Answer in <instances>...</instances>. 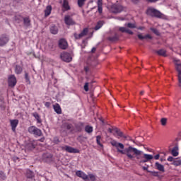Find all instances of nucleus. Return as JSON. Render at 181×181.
Listing matches in <instances>:
<instances>
[{
	"mask_svg": "<svg viewBox=\"0 0 181 181\" xmlns=\"http://www.w3.org/2000/svg\"><path fill=\"white\" fill-rule=\"evenodd\" d=\"M110 144L112 146H115V148H116L119 153H121L122 155H126L129 159H131V160L135 158L134 155H136V156H139V155L142 153L141 151H139L136 148H134L131 146L124 148V150L125 146L122 143H118L115 140H112Z\"/></svg>",
	"mask_w": 181,
	"mask_h": 181,
	"instance_id": "1",
	"label": "nucleus"
},
{
	"mask_svg": "<svg viewBox=\"0 0 181 181\" xmlns=\"http://www.w3.org/2000/svg\"><path fill=\"white\" fill-rule=\"evenodd\" d=\"M76 176L78 177H81V179H83L84 181H95L97 180V177L94 174H86V173L81 171V170H78L76 172Z\"/></svg>",
	"mask_w": 181,
	"mask_h": 181,
	"instance_id": "2",
	"label": "nucleus"
},
{
	"mask_svg": "<svg viewBox=\"0 0 181 181\" xmlns=\"http://www.w3.org/2000/svg\"><path fill=\"white\" fill-rule=\"evenodd\" d=\"M146 15H148L149 16H152L153 18H160L162 16H163V14L160 13L158 10H156L153 7H149L147 8L146 11Z\"/></svg>",
	"mask_w": 181,
	"mask_h": 181,
	"instance_id": "3",
	"label": "nucleus"
},
{
	"mask_svg": "<svg viewBox=\"0 0 181 181\" xmlns=\"http://www.w3.org/2000/svg\"><path fill=\"white\" fill-rule=\"evenodd\" d=\"M28 132L35 136H42V133L40 129L36 127L35 126H31L28 127Z\"/></svg>",
	"mask_w": 181,
	"mask_h": 181,
	"instance_id": "4",
	"label": "nucleus"
},
{
	"mask_svg": "<svg viewBox=\"0 0 181 181\" xmlns=\"http://www.w3.org/2000/svg\"><path fill=\"white\" fill-rule=\"evenodd\" d=\"M60 59L62 62H65V63H70L73 60V57L71 56V54L67 52H63L60 54Z\"/></svg>",
	"mask_w": 181,
	"mask_h": 181,
	"instance_id": "5",
	"label": "nucleus"
},
{
	"mask_svg": "<svg viewBox=\"0 0 181 181\" xmlns=\"http://www.w3.org/2000/svg\"><path fill=\"white\" fill-rule=\"evenodd\" d=\"M123 11H125V7H123L121 4H113L110 7V11L112 13H120Z\"/></svg>",
	"mask_w": 181,
	"mask_h": 181,
	"instance_id": "6",
	"label": "nucleus"
},
{
	"mask_svg": "<svg viewBox=\"0 0 181 181\" xmlns=\"http://www.w3.org/2000/svg\"><path fill=\"white\" fill-rule=\"evenodd\" d=\"M64 23L67 26H73L76 25V21L73 18V16L66 15L64 18Z\"/></svg>",
	"mask_w": 181,
	"mask_h": 181,
	"instance_id": "7",
	"label": "nucleus"
},
{
	"mask_svg": "<svg viewBox=\"0 0 181 181\" xmlns=\"http://www.w3.org/2000/svg\"><path fill=\"white\" fill-rule=\"evenodd\" d=\"M61 149H62V151H66L68 153H80V150L69 146H62Z\"/></svg>",
	"mask_w": 181,
	"mask_h": 181,
	"instance_id": "8",
	"label": "nucleus"
},
{
	"mask_svg": "<svg viewBox=\"0 0 181 181\" xmlns=\"http://www.w3.org/2000/svg\"><path fill=\"white\" fill-rule=\"evenodd\" d=\"M9 42V37L6 35L3 34L0 36V47H4L6 45H8Z\"/></svg>",
	"mask_w": 181,
	"mask_h": 181,
	"instance_id": "9",
	"label": "nucleus"
},
{
	"mask_svg": "<svg viewBox=\"0 0 181 181\" xmlns=\"http://www.w3.org/2000/svg\"><path fill=\"white\" fill-rule=\"evenodd\" d=\"M88 33V28H86L82 30V32L80 34H77V33H75L74 34V36L76 40H78L79 39H81V37H84V36H87Z\"/></svg>",
	"mask_w": 181,
	"mask_h": 181,
	"instance_id": "10",
	"label": "nucleus"
},
{
	"mask_svg": "<svg viewBox=\"0 0 181 181\" xmlns=\"http://www.w3.org/2000/svg\"><path fill=\"white\" fill-rule=\"evenodd\" d=\"M88 33V28H86L82 30V32L80 34H77V33H75L74 34V36L76 40H78L79 39H81V37H84V36H87Z\"/></svg>",
	"mask_w": 181,
	"mask_h": 181,
	"instance_id": "11",
	"label": "nucleus"
},
{
	"mask_svg": "<svg viewBox=\"0 0 181 181\" xmlns=\"http://www.w3.org/2000/svg\"><path fill=\"white\" fill-rule=\"evenodd\" d=\"M16 77L15 76V75H10L8 78V84L9 87H14L15 86H16Z\"/></svg>",
	"mask_w": 181,
	"mask_h": 181,
	"instance_id": "12",
	"label": "nucleus"
},
{
	"mask_svg": "<svg viewBox=\"0 0 181 181\" xmlns=\"http://www.w3.org/2000/svg\"><path fill=\"white\" fill-rule=\"evenodd\" d=\"M69 46L67 41L64 38H62L59 40V47L62 50H66Z\"/></svg>",
	"mask_w": 181,
	"mask_h": 181,
	"instance_id": "13",
	"label": "nucleus"
},
{
	"mask_svg": "<svg viewBox=\"0 0 181 181\" xmlns=\"http://www.w3.org/2000/svg\"><path fill=\"white\" fill-rule=\"evenodd\" d=\"M71 8L69 4V0H64L62 4V12H67V11H70Z\"/></svg>",
	"mask_w": 181,
	"mask_h": 181,
	"instance_id": "14",
	"label": "nucleus"
},
{
	"mask_svg": "<svg viewBox=\"0 0 181 181\" xmlns=\"http://www.w3.org/2000/svg\"><path fill=\"white\" fill-rule=\"evenodd\" d=\"M10 124H11V129H12L13 132H16V127H18V125L19 124V120H18V119L11 120Z\"/></svg>",
	"mask_w": 181,
	"mask_h": 181,
	"instance_id": "15",
	"label": "nucleus"
},
{
	"mask_svg": "<svg viewBox=\"0 0 181 181\" xmlns=\"http://www.w3.org/2000/svg\"><path fill=\"white\" fill-rule=\"evenodd\" d=\"M83 129H84V123L79 122L75 124V129L77 131V132H81Z\"/></svg>",
	"mask_w": 181,
	"mask_h": 181,
	"instance_id": "16",
	"label": "nucleus"
},
{
	"mask_svg": "<svg viewBox=\"0 0 181 181\" xmlns=\"http://www.w3.org/2000/svg\"><path fill=\"white\" fill-rule=\"evenodd\" d=\"M177 71L178 72V86L181 87V64L175 66Z\"/></svg>",
	"mask_w": 181,
	"mask_h": 181,
	"instance_id": "17",
	"label": "nucleus"
},
{
	"mask_svg": "<svg viewBox=\"0 0 181 181\" xmlns=\"http://www.w3.org/2000/svg\"><path fill=\"white\" fill-rule=\"evenodd\" d=\"M53 109L57 114H62V107H60V105H59V103L53 105Z\"/></svg>",
	"mask_w": 181,
	"mask_h": 181,
	"instance_id": "18",
	"label": "nucleus"
},
{
	"mask_svg": "<svg viewBox=\"0 0 181 181\" xmlns=\"http://www.w3.org/2000/svg\"><path fill=\"white\" fill-rule=\"evenodd\" d=\"M97 5L98 12L101 15V13H103V0H98Z\"/></svg>",
	"mask_w": 181,
	"mask_h": 181,
	"instance_id": "19",
	"label": "nucleus"
},
{
	"mask_svg": "<svg viewBox=\"0 0 181 181\" xmlns=\"http://www.w3.org/2000/svg\"><path fill=\"white\" fill-rule=\"evenodd\" d=\"M33 117L35 118L37 121V124H42V118H40V115L37 112H34L32 114Z\"/></svg>",
	"mask_w": 181,
	"mask_h": 181,
	"instance_id": "20",
	"label": "nucleus"
},
{
	"mask_svg": "<svg viewBox=\"0 0 181 181\" xmlns=\"http://www.w3.org/2000/svg\"><path fill=\"white\" fill-rule=\"evenodd\" d=\"M155 166L156 169H158V170H159L160 172H165V166H163V165L159 163L158 162H156L155 163Z\"/></svg>",
	"mask_w": 181,
	"mask_h": 181,
	"instance_id": "21",
	"label": "nucleus"
},
{
	"mask_svg": "<svg viewBox=\"0 0 181 181\" xmlns=\"http://www.w3.org/2000/svg\"><path fill=\"white\" fill-rule=\"evenodd\" d=\"M137 37L139 39V40H144V39H150V40L152 39L151 35L149 34H147L144 36L142 35V34H139V35H137Z\"/></svg>",
	"mask_w": 181,
	"mask_h": 181,
	"instance_id": "22",
	"label": "nucleus"
},
{
	"mask_svg": "<svg viewBox=\"0 0 181 181\" xmlns=\"http://www.w3.org/2000/svg\"><path fill=\"white\" fill-rule=\"evenodd\" d=\"M52 6L51 5H49V6H47L45 10V16H49L50 15V13H52Z\"/></svg>",
	"mask_w": 181,
	"mask_h": 181,
	"instance_id": "23",
	"label": "nucleus"
},
{
	"mask_svg": "<svg viewBox=\"0 0 181 181\" xmlns=\"http://www.w3.org/2000/svg\"><path fill=\"white\" fill-rule=\"evenodd\" d=\"M50 33L52 35H57V33H59V29L57 28V27L54 25H52L50 27Z\"/></svg>",
	"mask_w": 181,
	"mask_h": 181,
	"instance_id": "24",
	"label": "nucleus"
},
{
	"mask_svg": "<svg viewBox=\"0 0 181 181\" xmlns=\"http://www.w3.org/2000/svg\"><path fill=\"white\" fill-rule=\"evenodd\" d=\"M25 176L28 179H33V177H35V173L30 170H27Z\"/></svg>",
	"mask_w": 181,
	"mask_h": 181,
	"instance_id": "25",
	"label": "nucleus"
},
{
	"mask_svg": "<svg viewBox=\"0 0 181 181\" xmlns=\"http://www.w3.org/2000/svg\"><path fill=\"white\" fill-rule=\"evenodd\" d=\"M179 148L175 146L171 151V155H173V156H179Z\"/></svg>",
	"mask_w": 181,
	"mask_h": 181,
	"instance_id": "26",
	"label": "nucleus"
},
{
	"mask_svg": "<svg viewBox=\"0 0 181 181\" xmlns=\"http://www.w3.org/2000/svg\"><path fill=\"white\" fill-rule=\"evenodd\" d=\"M23 21L24 25L26 28H29V26H30V19L29 18V17L23 18Z\"/></svg>",
	"mask_w": 181,
	"mask_h": 181,
	"instance_id": "27",
	"label": "nucleus"
},
{
	"mask_svg": "<svg viewBox=\"0 0 181 181\" xmlns=\"http://www.w3.org/2000/svg\"><path fill=\"white\" fill-rule=\"evenodd\" d=\"M143 159H146L147 162H149V160H152V159H153V156L144 153L143 156Z\"/></svg>",
	"mask_w": 181,
	"mask_h": 181,
	"instance_id": "28",
	"label": "nucleus"
},
{
	"mask_svg": "<svg viewBox=\"0 0 181 181\" xmlns=\"http://www.w3.org/2000/svg\"><path fill=\"white\" fill-rule=\"evenodd\" d=\"M158 56H163V57H166V50L165 49H159L156 52Z\"/></svg>",
	"mask_w": 181,
	"mask_h": 181,
	"instance_id": "29",
	"label": "nucleus"
},
{
	"mask_svg": "<svg viewBox=\"0 0 181 181\" xmlns=\"http://www.w3.org/2000/svg\"><path fill=\"white\" fill-rule=\"evenodd\" d=\"M23 69L22 66H19V65H16V68H15V73L16 74H21V73H22L23 71Z\"/></svg>",
	"mask_w": 181,
	"mask_h": 181,
	"instance_id": "30",
	"label": "nucleus"
},
{
	"mask_svg": "<svg viewBox=\"0 0 181 181\" xmlns=\"http://www.w3.org/2000/svg\"><path fill=\"white\" fill-rule=\"evenodd\" d=\"M103 25H104L103 21H98L95 27V30H98L99 29H101Z\"/></svg>",
	"mask_w": 181,
	"mask_h": 181,
	"instance_id": "31",
	"label": "nucleus"
},
{
	"mask_svg": "<svg viewBox=\"0 0 181 181\" xmlns=\"http://www.w3.org/2000/svg\"><path fill=\"white\" fill-rule=\"evenodd\" d=\"M85 131L87 132V134H91L93 131V128L92 126L86 125L85 127Z\"/></svg>",
	"mask_w": 181,
	"mask_h": 181,
	"instance_id": "32",
	"label": "nucleus"
},
{
	"mask_svg": "<svg viewBox=\"0 0 181 181\" xmlns=\"http://www.w3.org/2000/svg\"><path fill=\"white\" fill-rule=\"evenodd\" d=\"M115 132H116V134L118 135V136H120L121 138H125V136H124V133H122V132H121L119 129H118L117 128L114 129Z\"/></svg>",
	"mask_w": 181,
	"mask_h": 181,
	"instance_id": "33",
	"label": "nucleus"
},
{
	"mask_svg": "<svg viewBox=\"0 0 181 181\" xmlns=\"http://www.w3.org/2000/svg\"><path fill=\"white\" fill-rule=\"evenodd\" d=\"M15 21L18 23H21V22H22L23 21V18L22 16L21 15H17L15 16Z\"/></svg>",
	"mask_w": 181,
	"mask_h": 181,
	"instance_id": "34",
	"label": "nucleus"
},
{
	"mask_svg": "<svg viewBox=\"0 0 181 181\" xmlns=\"http://www.w3.org/2000/svg\"><path fill=\"white\" fill-rule=\"evenodd\" d=\"M150 30L154 33V35H156V36H160V33H159V30L156 28H151Z\"/></svg>",
	"mask_w": 181,
	"mask_h": 181,
	"instance_id": "35",
	"label": "nucleus"
},
{
	"mask_svg": "<svg viewBox=\"0 0 181 181\" xmlns=\"http://www.w3.org/2000/svg\"><path fill=\"white\" fill-rule=\"evenodd\" d=\"M62 127H64V128H66V129L69 130V129H71L72 124L70 123H64L62 124Z\"/></svg>",
	"mask_w": 181,
	"mask_h": 181,
	"instance_id": "36",
	"label": "nucleus"
},
{
	"mask_svg": "<svg viewBox=\"0 0 181 181\" xmlns=\"http://www.w3.org/2000/svg\"><path fill=\"white\" fill-rule=\"evenodd\" d=\"M173 165H174V166H180L181 160H174L173 162Z\"/></svg>",
	"mask_w": 181,
	"mask_h": 181,
	"instance_id": "37",
	"label": "nucleus"
},
{
	"mask_svg": "<svg viewBox=\"0 0 181 181\" xmlns=\"http://www.w3.org/2000/svg\"><path fill=\"white\" fill-rule=\"evenodd\" d=\"M0 179L1 180H5V179H6V175H5V173H4L3 171H0Z\"/></svg>",
	"mask_w": 181,
	"mask_h": 181,
	"instance_id": "38",
	"label": "nucleus"
},
{
	"mask_svg": "<svg viewBox=\"0 0 181 181\" xmlns=\"http://www.w3.org/2000/svg\"><path fill=\"white\" fill-rule=\"evenodd\" d=\"M25 78L26 83H28V84H30V78H29V74L25 72Z\"/></svg>",
	"mask_w": 181,
	"mask_h": 181,
	"instance_id": "39",
	"label": "nucleus"
},
{
	"mask_svg": "<svg viewBox=\"0 0 181 181\" xmlns=\"http://www.w3.org/2000/svg\"><path fill=\"white\" fill-rule=\"evenodd\" d=\"M160 123H161V125H163V127H165V125H166V124L168 123V119L162 118L160 119Z\"/></svg>",
	"mask_w": 181,
	"mask_h": 181,
	"instance_id": "40",
	"label": "nucleus"
},
{
	"mask_svg": "<svg viewBox=\"0 0 181 181\" xmlns=\"http://www.w3.org/2000/svg\"><path fill=\"white\" fill-rule=\"evenodd\" d=\"M148 173H151L153 176H156V177H159V173L158 172L148 170Z\"/></svg>",
	"mask_w": 181,
	"mask_h": 181,
	"instance_id": "41",
	"label": "nucleus"
},
{
	"mask_svg": "<svg viewBox=\"0 0 181 181\" xmlns=\"http://www.w3.org/2000/svg\"><path fill=\"white\" fill-rule=\"evenodd\" d=\"M127 28H129L130 29H135V28H136L135 24H134L132 23H127Z\"/></svg>",
	"mask_w": 181,
	"mask_h": 181,
	"instance_id": "42",
	"label": "nucleus"
},
{
	"mask_svg": "<svg viewBox=\"0 0 181 181\" xmlns=\"http://www.w3.org/2000/svg\"><path fill=\"white\" fill-rule=\"evenodd\" d=\"M109 40H110V42H116V40H118V36L115 35L114 37H110Z\"/></svg>",
	"mask_w": 181,
	"mask_h": 181,
	"instance_id": "43",
	"label": "nucleus"
},
{
	"mask_svg": "<svg viewBox=\"0 0 181 181\" xmlns=\"http://www.w3.org/2000/svg\"><path fill=\"white\" fill-rule=\"evenodd\" d=\"M86 2V0H78V5L79 8H81L84 5V3Z\"/></svg>",
	"mask_w": 181,
	"mask_h": 181,
	"instance_id": "44",
	"label": "nucleus"
},
{
	"mask_svg": "<svg viewBox=\"0 0 181 181\" xmlns=\"http://www.w3.org/2000/svg\"><path fill=\"white\" fill-rule=\"evenodd\" d=\"M119 32H122V33H124L127 32V28L125 27H120L119 28Z\"/></svg>",
	"mask_w": 181,
	"mask_h": 181,
	"instance_id": "45",
	"label": "nucleus"
},
{
	"mask_svg": "<svg viewBox=\"0 0 181 181\" xmlns=\"http://www.w3.org/2000/svg\"><path fill=\"white\" fill-rule=\"evenodd\" d=\"M174 63H175V67H176L177 66H180V65L181 64L180 60H179V59H175V60H174Z\"/></svg>",
	"mask_w": 181,
	"mask_h": 181,
	"instance_id": "46",
	"label": "nucleus"
},
{
	"mask_svg": "<svg viewBox=\"0 0 181 181\" xmlns=\"http://www.w3.org/2000/svg\"><path fill=\"white\" fill-rule=\"evenodd\" d=\"M50 105H52V103L50 102L45 103V107H46L47 108H50Z\"/></svg>",
	"mask_w": 181,
	"mask_h": 181,
	"instance_id": "47",
	"label": "nucleus"
},
{
	"mask_svg": "<svg viewBox=\"0 0 181 181\" xmlns=\"http://www.w3.org/2000/svg\"><path fill=\"white\" fill-rule=\"evenodd\" d=\"M85 91H88V83H86L83 87Z\"/></svg>",
	"mask_w": 181,
	"mask_h": 181,
	"instance_id": "48",
	"label": "nucleus"
},
{
	"mask_svg": "<svg viewBox=\"0 0 181 181\" xmlns=\"http://www.w3.org/2000/svg\"><path fill=\"white\" fill-rule=\"evenodd\" d=\"M167 160H168V162H173V160H175V158H174L173 157H172V156H169V157L168 158Z\"/></svg>",
	"mask_w": 181,
	"mask_h": 181,
	"instance_id": "49",
	"label": "nucleus"
},
{
	"mask_svg": "<svg viewBox=\"0 0 181 181\" xmlns=\"http://www.w3.org/2000/svg\"><path fill=\"white\" fill-rule=\"evenodd\" d=\"M128 33L129 35H134V32H132L129 29H126V33Z\"/></svg>",
	"mask_w": 181,
	"mask_h": 181,
	"instance_id": "50",
	"label": "nucleus"
},
{
	"mask_svg": "<svg viewBox=\"0 0 181 181\" xmlns=\"http://www.w3.org/2000/svg\"><path fill=\"white\" fill-rule=\"evenodd\" d=\"M52 155L51 154H44L43 158H49V159H52Z\"/></svg>",
	"mask_w": 181,
	"mask_h": 181,
	"instance_id": "51",
	"label": "nucleus"
},
{
	"mask_svg": "<svg viewBox=\"0 0 181 181\" xmlns=\"http://www.w3.org/2000/svg\"><path fill=\"white\" fill-rule=\"evenodd\" d=\"M84 71H86V73H88V71H90V67L89 66H85L84 67Z\"/></svg>",
	"mask_w": 181,
	"mask_h": 181,
	"instance_id": "52",
	"label": "nucleus"
},
{
	"mask_svg": "<svg viewBox=\"0 0 181 181\" xmlns=\"http://www.w3.org/2000/svg\"><path fill=\"white\" fill-rule=\"evenodd\" d=\"M159 0H147V2H150L151 4H155V2H158Z\"/></svg>",
	"mask_w": 181,
	"mask_h": 181,
	"instance_id": "53",
	"label": "nucleus"
},
{
	"mask_svg": "<svg viewBox=\"0 0 181 181\" xmlns=\"http://www.w3.org/2000/svg\"><path fill=\"white\" fill-rule=\"evenodd\" d=\"M159 158H160V155H159V154H156L154 156V159H156V160H158L159 159Z\"/></svg>",
	"mask_w": 181,
	"mask_h": 181,
	"instance_id": "54",
	"label": "nucleus"
},
{
	"mask_svg": "<svg viewBox=\"0 0 181 181\" xmlns=\"http://www.w3.org/2000/svg\"><path fill=\"white\" fill-rule=\"evenodd\" d=\"M29 146H30V149H35V144H30Z\"/></svg>",
	"mask_w": 181,
	"mask_h": 181,
	"instance_id": "55",
	"label": "nucleus"
},
{
	"mask_svg": "<svg viewBox=\"0 0 181 181\" xmlns=\"http://www.w3.org/2000/svg\"><path fill=\"white\" fill-rule=\"evenodd\" d=\"M146 162H148L147 160L144 158L140 161V163H146Z\"/></svg>",
	"mask_w": 181,
	"mask_h": 181,
	"instance_id": "56",
	"label": "nucleus"
},
{
	"mask_svg": "<svg viewBox=\"0 0 181 181\" xmlns=\"http://www.w3.org/2000/svg\"><path fill=\"white\" fill-rule=\"evenodd\" d=\"M96 142H97L98 145H99V146H103V144H101L100 140L96 141Z\"/></svg>",
	"mask_w": 181,
	"mask_h": 181,
	"instance_id": "57",
	"label": "nucleus"
},
{
	"mask_svg": "<svg viewBox=\"0 0 181 181\" xmlns=\"http://www.w3.org/2000/svg\"><path fill=\"white\" fill-rule=\"evenodd\" d=\"M97 50V48L95 47H93L92 49H91V52L92 53H95V51Z\"/></svg>",
	"mask_w": 181,
	"mask_h": 181,
	"instance_id": "58",
	"label": "nucleus"
},
{
	"mask_svg": "<svg viewBox=\"0 0 181 181\" xmlns=\"http://www.w3.org/2000/svg\"><path fill=\"white\" fill-rule=\"evenodd\" d=\"M96 141H101V136H96Z\"/></svg>",
	"mask_w": 181,
	"mask_h": 181,
	"instance_id": "59",
	"label": "nucleus"
},
{
	"mask_svg": "<svg viewBox=\"0 0 181 181\" xmlns=\"http://www.w3.org/2000/svg\"><path fill=\"white\" fill-rule=\"evenodd\" d=\"M40 142H45V137H42L39 139Z\"/></svg>",
	"mask_w": 181,
	"mask_h": 181,
	"instance_id": "60",
	"label": "nucleus"
},
{
	"mask_svg": "<svg viewBox=\"0 0 181 181\" xmlns=\"http://www.w3.org/2000/svg\"><path fill=\"white\" fill-rule=\"evenodd\" d=\"M137 29L139 30H144V29H145V28H144V27H139V28H137Z\"/></svg>",
	"mask_w": 181,
	"mask_h": 181,
	"instance_id": "61",
	"label": "nucleus"
},
{
	"mask_svg": "<svg viewBox=\"0 0 181 181\" xmlns=\"http://www.w3.org/2000/svg\"><path fill=\"white\" fill-rule=\"evenodd\" d=\"M112 131H114V129L109 128L108 129V132H110V134H112Z\"/></svg>",
	"mask_w": 181,
	"mask_h": 181,
	"instance_id": "62",
	"label": "nucleus"
},
{
	"mask_svg": "<svg viewBox=\"0 0 181 181\" xmlns=\"http://www.w3.org/2000/svg\"><path fill=\"white\" fill-rule=\"evenodd\" d=\"M134 4H138V2L139 1V0H132Z\"/></svg>",
	"mask_w": 181,
	"mask_h": 181,
	"instance_id": "63",
	"label": "nucleus"
},
{
	"mask_svg": "<svg viewBox=\"0 0 181 181\" xmlns=\"http://www.w3.org/2000/svg\"><path fill=\"white\" fill-rule=\"evenodd\" d=\"M143 170H147V172H148V168H147V167H143Z\"/></svg>",
	"mask_w": 181,
	"mask_h": 181,
	"instance_id": "64",
	"label": "nucleus"
}]
</instances>
